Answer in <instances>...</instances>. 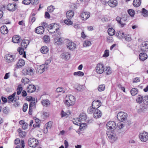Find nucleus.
<instances>
[{
    "mask_svg": "<svg viewBox=\"0 0 148 148\" xmlns=\"http://www.w3.org/2000/svg\"><path fill=\"white\" fill-rule=\"evenodd\" d=\"M25 64L24 61L23 59H20L18 62L16 64V67L19 68L23 66Z\"/></svg>",
    "mask_w": 148,
    "mask_h": 148,
    "instance_id": "24",
    "label": "nucleus"
},
{
    "mask_svg": "<svg viewBox=\"0 0 148 148\" xmlns=\"http://www.w3.org/2000/svg\"><path fill=\"white\" fill-rule=\"evenodd\" d=\"M73 74L74 75H77L78 76L81 77L83 76L84 75V73L82 72L79 71L77 72H74Z\"/></svg>",
    "mask_w": 148,
    "mask_h": 148,
    "instance_id": "42",
    "label": "nucleus"
},
{
    "mask_svg": "<svg viewBox=\"0 0 148 148\" xmlns=\"http://www.w3.org/2000/svg\"><path fill=\"white\" fill-rule=\"evenodd\" d=\"M143 102L145 105H148V95L144 97Z\"/></svg>",
    "mask_w": 148,
    "mask_h": 148,
    "instance_id": "51",
    "label": "nucleus"
},
{
    "mask_svg": "<svg viewBox=\"0 0 148 148\" xmlns=\"http://www.w3.org/2000/svg\"><path fill=\"white\" fill-rule=\"evenodd\" d=\"M91 45V43L90 41L88 40H85L83 44L84 46V47H88L90 46Z\"/></svg>",
    "mask_w": 148,
    "mask_h": 148,
    "instance_id": "44",
    "label": "nucleus"
},
{
    "mask_svg": "<svg viewBox=\"0 0 148 148\" xmlns=\"http://www.w3.org/2000/svg\"><path fill=\"white\" fill-rule=\"evenodd\" d=\"M134 6L136 7H138L141 4L140 0H134L133 3Z\"/></svg>",
    "mask_w": 148,
    "mask_h": 148,
    "instance_id": "32",
    "label": "nucleus"
},
{
    "mask_svg": "<svg viewBox=\"0 0 148 148\" xmlns=\"http://www.w3.org/2000/svg\"><path fill=\"white\" fill-rule=\"evenodd\" d=\"M56 91L58 92H61L62 93L65 92V90L62 87L57 88L56 89Z\"/></svg>",
    "mask_w": 148,
    "mask_h": 148,
    "instance_id": "46",
    "label": "nucleus"
},
{
    "mask_svg": "<svg viewBox=\"0 0 148 148\" xmlns=\"http://www.w3.org/2000/svg\"><path fill=\"white\" fill-rule=\"evenodd\" d=\"M139 138L142 141L145 142L148 140V133L145 132H143L139 134Z\"/></svg>",
    "mask_w": 148,
    "mask_h": 148,
    "instance_id": "8",
    "label": "nucleus"
},
{
    "mask_svg": "<svg viewBox=\"0 0 148 148\" xmlns=\"http://www.w3.org/2000/svg\"><path fill=\"white\" fill-rule=\"evenodd\" d=\"M143 98L142 96L141 95H138L137 97L136 100L137 103H141L142 102H143Z\"/></svg>",
    "mask_w": 148,
    "mask_h": 148,
    "instance_id": "33",
    "label": "nucleus"
},
{
    "mask_svg": "<svg viewBox=\"0 0 148 148\" xmlns=\"http://www.w3.org/2000/svg\"><path fill=\"white\" fill-rule=\"evenodd\" d=\"M70 19L67 18V19L64 20V23L67 25H72L73 24V22L70 20Z\"/></svg>",
    "mask_w": 148,
    "mask_h": 148,
    "instance_id": "40",
    "label": "nucleus"
},
{
    "mask_svg": "<svg viewBox=\"0 0 148 148\" xmlns=\"http://www.w3.org/2000/svg\"><path fill=\"white\" fill-rule=\"evenodd\" d=\"M62 41V39L61 38L57 37L54 39L55 43L57 45L60 44Z\"/></svg>",
    "mask_w": 148,
    "mask_h": 148,
    "instance_id": "41",
    "label": "nucleus"
},
{
    "mask_svg": "<svg viewBox=\"0 0 148 148\" xmlns=\"http://www.w3.org/2000/svg\"><path fill=\"white\" fill-rule=\"evenodd\" d=\"M116 126L115 123L112 121L108 122L106 125L107 129L110 131H113L116 129Z\"/></svg>",
    "mask_w": 148,
    "mask_h": 148,
    "instance_id": "2",
    "label": "nucleus"
},
{
    "mask_svg": "<svg viewBox=\"0 0 148 148\" xmlns=\"http://www.w3.org/2000/svg\"><path fill=\"white\" fill-rule=\"evenodd\" d=\"M97 89L99 92L103 91L105 89V86L104 84L100 85L98 87Z\"/></svg>",
    "mask_w": 148,
    "mask_h": 148,
    "instance_id": "43",
    "label": "nucleus"
},
{
    "mask_svg": "<svg viewBox=\"0 0 148 148\" xmlns=\"http://www.w3.org/2000/svg\"><path fill=\"white\" fill-rule=\"evenodd\" d=\"M59 29V27L58 25L56 24H51L49 25L48 27V30H53L55 31V32H57Z\"/></svg>",
    "mask_w": 148,
    "mask_h": 148,
    "instance_id": "11",
    "label": "nucleus"
},
{
    "mask_svg": "<svg viewBox=\"0 0 148 148\" xmlns=\"http://www.w3.org/2000/svg\"><path fill=\"white\" fill-rule=\"evenodd\" d=\"M24 49L23 47H19L18 49V51L20 55H23V57L25 58L26 55L25 52L24 51Z\"/></svg>",
    "mask_w": 148,
    "mask_h": 148,
    "instance_id": "30",
    "label": "nucleus"
},
{
    "mask_svg": "<svg viewBox=\"0 0 148 148\" xmlns=\"http://www.w3.org/2000/svg\"><path fill=\"white\" fill-rule=\"evenodd\" d=\"M117 127L119 129H122L124 127V125L121 122L118 123L117 124Z\"/></svg>",
    "mask_w": 148,
    "mask_h": 148,
    "instance_id": "55",
    "label": "nucleus"
},
{
    "mask_svg": "<svg viewBox=\"0 0 148 148\" xmlns=\"http://www.w3.org/2000/svg\"><path fill=\"white\" fill-rule=\"evenodd\" d=\"M29 40L24 39L23 40L21 43V46L25 49L29 45Z\"/></svg>",
    "mask_w": 148,
    "mask_h": 148,
    "instance_id": "23",
    "label": "nucleus"
},
{
    "mask_svg": "<svg viewBox=\"0 0 148 148\" xmlns=\"http://www.w3.org/2000/svg\"><path fill=\"white\" fill-rule=\"evenodd\" d=\"M80 125L79 129L80 130L82 131L83 129H84L85 128L86 126V125L85 123H84L83 122L81 123V124H79Z\"/></svg>",
    "mask_w": 148,
    "mask_h": 148,
    "instance_id": "49",
    "label": "nucleus"
},
{
    "mask_svg": "<svg viewBox=\"0 0 148 148\" xmlns=\"http://www.w3.org/2000/svg\"><path fill=\"white\" fill-rule=\"evenodd\" d=\"M36 107V102H31L29 105V107L35 108Z\"/></svg>",
    "mask_w": 148,
    "mask_h": 148,
    "instance_id": "62",
    "label": "nucleus"
},
{
    "mask_svg": "<svg viewBox=\"0 0 148 148\" xmlns=\"http://www.w3.org/2000/svg\"><path fill=\"white\" fill-rule=\"evenodd\" d=\"M80 16L82 20H86L89 17L90 14L89 12H83L81 13Z\"/></svg>",
    "mask_w": 148,
    "mask_h": 148,
    "instance_id": "15",
    "label": "nucleus"
},
{
    "mask_svg": "<svg viewBox=\"0 0 148 148\" xmlns=\"http://www.w3.org/2000/svg\"><path fill=\"white\" fill-rule=\"evenodd\" d=\"M31 0H24L22 1L23 4L28 5L31 3Z\"/></svg>",
    "mask_w": 148,
    "mask_h": 148,
    "instance_id": "59",
    "label": "nucleus"
},
{
    "mask_svg": "<svg viewBox=\"0 0 148 148\" xmlns=\"http://www.w3.org/2000/svg\"><path fill=\"white\" fill-rule=\"evenodd\" d=\"M79 120L80 121H82V123L86 119V116L85 113H82L79 116Z\"/></svg>",
    "mask_w": 148,
    "mask_h": 148,
    "instance_id": "28",
    "label": "nucleus"
},
{
    "mask_svg": "<svg viewBox=\"0 0 148 148\" xmlns=\"http://www.w3.org/2000/svg\"><path fill=\"white\" fill-rule=\"evenodd\" d=\"M22 73L25 75H32L34 74V71L32 68H28L26 69L23 70L22 71Z\"/></svg>",
    "mask_w": 148,
    "mask_h": 148,
    "instance_id": "10",
    "label": "nucleus"
},
{
    "mask_svg": "<svg viewBox=\"0 0 148 148\" xmlns=\"http://www.w3.org/2000/svg\"><path fill=\"white\" fill-rule=\"evenodd\" d=\"M5 58L6 62L8 63L12 62L15 61V56L8 54L5 56Z\"/></svg>",
    "mask_w": 148,
    "mask_h": 148,
    "instance_id": "7",
    "label": "nucleus"
},
{
    "mask_svg": "<svg viewBox=\"0 0 148 148\" xmlns=\"http://www.w3.org/2000/svg\"><path fill=\"white\" fill-rule=\"evenodd\" d=\"M101 102L98 100H94L92 103V106L94 107L95 109H97L101 105Z\"/></svg>",
    "mask_w": 148,
    "mask_h": 148,
    "instance_id": "16",
    "label": "nucleus"
},
{
    "mask_svg": "<svg viewBox=\"0 0 148 148\" xmlns=\"http://www.w3.org/2000/svg\"><path fill=\"white\" fill-rule=\"evenodd\" d=\"M48 68V66L46 64H42L38 67L36 71L39 74H40L46 71Z\"/></svg>",
    "mask_w": 148,
    "mask_h": 148,
    "instance_id": "6",
    "label": "nucleus"
},
{
    "mask_svg": "<svg viewBox=\"0 0 148 148\" xmlns=\"http://www.w3.org/2000/svg\"><path fill=\"white\" fill-rule=\"evenodd\" d=\"M142 14L145 17H147L148 16V11L144 8H143L142 9Z\"/></svg>",
    "mask_w": 148,
    "mask_h": 148,
    "instance_id": "39",
    "label": "nucleus"
},
{
    "mask_svg": "<svg viewBox=\"0 0 148 148\" xmlns=\"http://www.w3.org/2000/svg\"><path fill=\"white\" fill-rule=\"evenodd\" d=\"M85 87V86L84 85H80L79 86L77 89L79 91H82L83 90V89Z\"/></svg>",
    "mask_w": 148,
    "mask_h": 148,
    "instance_id": "60",
    "label": "nucleus"
},
{
    "mask_svg": "<svg viewBox=\"0 0 148 148\" xmlns=\"http://www.w3.org/2000/svg\"><path fill=\"white\" fill-rule=\"evenodd\" d=\"M104 73L106 75H109L112 73L111 69L109 66H106L104 68Z\"/></svg>",
    "mask_w": 148,
    "mask_h": 148,
    "instance_id": "27",
    "label": "nucleus"
},
{
    "mask_svg": "<svg viewBox=\"0 0 148 148\" xmlns=\"http://www.w3.org/2000/svg\"><path fill=\"white\" fill-rule=\"evenodd\" d=\"M121 18L119 16H117L116 18V21L121 25L122 27H123L125 25V23H123L121 21Z\"/></svg>",
    "mask_w": 148,
    "mask_h": 148,
    "instance_id": "47",
    "label": "nucleus"
},
{
    "mask_svg": "<svg viewBox=\"0 0 148 148\" xmlns=\"http://www.w3.org/2000/svg\"><path fill=\"white\" fill-rule=\"evenodd\" d=\"M22 90H23V88L21 87L20 86H18V88H17L18 90L17 92V95H20L21 94Z\"/></svg>",
    "mask_w": 148,
    "mask_h": 148,
    "instance_id": "58",
    "label": "nucleus"
},
{
    "mask_svg": "<svg viewBox=\"0 0 148 148\" xmlns=\"http://www.w3.org/2000/svg\"><path fill=\"white\" fill-rule=\"evenodd\" d=\"M102 114L101 111L98 109H95L93 114L94 117L96 119L99 118L101 116Z\"/></svg>",
    "mask_w": 148,
    "mask_h": 148,
    "instance_id": "18",
    "label": "nucleus"
},
{
    "mask_svg": "<svg viewBox=\"0 0 148 148\" xmlns=\"http://www.w3.org/2000/svg\"><path fill=\"white\" fill-rule=\"evenodd\" d=\"M61 56L62 58L66 60H69L71 57V54L69 52H64L62 53Z\"/></svg>",
    "mask_w": 148,
    "mask_h": 148,
    "instance_id": "22",
    "label": "nucleus"
},
{
    "mask_svg": "<svg viewBox=\"0 0 148 148\" xmlns=\"http://www.w3.org/2000/svg\"><path fill=\"white\" fill-rule=\"evenodd\" d=\"M74 12L73 10H69L67 12L66 16L67 18H71L74 15Z\"/></svg>",
    "mask_w": 148,
    "mask_h": 148,
    "instance_id": "29",
    "label": "nucleus"
},
{
    "mask_svg": "<svg viewBox=\"0 0 148 148\" xmlns=\"http://www.w3.org/2000/svg\"><path fill=\"white\" fill-rule=\"evenodd\" d=\"M108 5L111 7H114L117 4V1L116 0H110L108 2Z\"/></svg>",
    "mask_w": 148,
    "mask_h": 148,
    "instance_id": "20",
    "label": "nucleus"
},
{
    "mask_svg": "<svg viewBox=\"0 0 148 148\" xmlns=\"http://www.w3.org/2000/svg\"><path fill=\"white\" fill-rule=\"evenodd\" d=\"M44 31V28L42 26H40L36 29L35 32L38 34H42Z\"/></svg>",
    "mask_w": 148,
    "mask_h": 148,
    "instance_id": "21",
    "label": "nucleus"
},
{
    "mask_svg": "<svg viewBox=\"0 0 148 148\" xmlns=\"http://www.w3.org/2000/svg\"><path fill=\"white\" fill-rule=\"evenodd\" d=\"M104 70V66L102 64H98L96 67V71L97 73L99 74H101Z\"/></svg>",
    "mask_w": 148,
    "mask_h": 148,
    "instance_id": "9",
    "label": "nucleus"
},
{
    "mask_svg": "<svg viewBox=\"0 0 148 148\" xmlns=\"http://www.w3.org/2000/svg\"><path fill=\"white\" fill-rule=\"evenodd\" d=\"M38 0H31V3L33 5H36L38 3Z\"/></svg>",
    "mask_w": 148,
    "mask_h": 148,
    "instance_id": "64",
    "label": "nucleus"
},
{
    "mask_svg": "<svg viewBox=\"0 0 148 148\" xmlns=\"http://www.w3.org/2000/svg\"><path fill=\"white\" fill-rule=\"evenodd\" d=\"M44 40L46 42H48L50 40L49 36L47 35L45 36L44 37Z\"/></svg>",
    "mask_w": 148,
    "mask_h": 148,
    "instance_id": "57",
    "label": "nucleus"
},
{
    "mask_svg": "<svg viewBox=\"0 0 148 148\" xmlns=\"http://www.w3.org/2000/svg\"><path fill=\"white\" fill-rule=\"evenodd\" d=\"M41 103L44 106L47 107L49 106L50 104V101L48 99H44L41 101Z\"/></svg>",
    "mask_w": 148,
    "mask_h": 148,
    "instance_id": "31",
    "label": "nucleus"
},
{
    "mask_svg": "<svg viewBox=\"0 0 148 148\" xmlns=\"http://www.w3.org/2000/svg\"><path fill=\"white\" fill-rule=\"evenodd\" d=\"M139 59L142 61H144L147 58V54L144 53H141L139 55Z\"/></svg>",
    "mask_w": 148,
    "mask_h": 148,
    "instance_id": "26",
    "label": "nucleus"
},
{
    "mask_svg": "<svg viewBox=\"0 0 148 148\" xmlns=\"http://www.w3.org/2000/svg\"><path fill=\"white\" fill-rule=\"evenodd\" d=\"M1 32L3 34H6L8 32V30L5 25H3L1 27Z\"/></svg>",
    "mask_w": 148,
    "mask_h": 148,
    "instance_id": "25",
    "label": "nucleus"
},
{
    "mask_svg": "<svg viewBox=\"0 0 148 148\" xmlns=\"http://www.w3.org/2000/svg\"><path fill=\"white\" fill-rule=\"evenodd\" d=\"M113 131L108 132L107 136L111 142L112 143L117 139V137Z\"/></svg>",
    "mask_w": 148,
    "mask_h": 148,
    "instance_id": "4",
    "label": "nucleus"
},
{
    "mask_svg": "<svg viewBox=\"0 0 148 148\" xmlns=\"http://www.w3.org/2000/svg\"><path fill=\"white\" fill-rule=\"evenodd\" d=\"M73 123L76 125H79V124L82 123V121H80L79 118H75L73 119Z\"/></svg>",
    "mask_w": 148,
    "mask_h": 148,
    "instance_id": "35",
    "label": "nucleus"
},
{
    "mask_svg": "<svg viewBox=\"0 0 148 148\" xmlns=\"http://www.w3.org/2000/svg\"><path fill=\"white\" fill-rule=\"evenodd\" d=\"M123 38H124L125 40L127 41H129L131 40V38L130 36L129 35H128L127 36H125V35L124 34V37Z\"/></svg>",
    "mask_w": 148,
    "mask_h": 148,
    "instance_id": "61",
    "label": "nucleus"
},
{
    "mask_svg": "<svg viewBox=\"0 0 148 148\" xmlns=\"http://www.w3.org/2000/svg\"><path fill=\"white\" fill-rule=\"evenodd\" d=\"M127 114L126 113L121 112L118 114L117 118L119 121L123 122L127 120Z\"/></svg>",
    "mask_w": 148,
    "mask_h": 148,
    "instance_id": "3",
    "label": "nucleus"
},
{
    "mask_svg": "<svg viewBox=\"0 0 148 148\" xmlns=\"http://www.w3.org/2000/svg\"><path fill=\"white\" fill-rule=\"evenodd\" d=\"M9 101L10 102H13V101L16 102V100H14V98L11 95L9 96L8 98Z\"/></svg>",
    "mask_w": 148,
    "mask_h": 148,
    "instance_id": "63",
    "label": "nucleus"
},
{
    "mask_svg": "<svg viewBox=\"0 0 148 148\" xmlns=\"http://www.w3.org/2000/svg\"><path fill=\"white\" fill-rule=\"evenodd\" d=\"M54 9V7L52 5L48 6L47 8L48 11L49 12H53Z\"/></svg>",
    "mask_w": 148,
    "mask_h": 148,
    "instance_id": "48",
    "label": "nucleus"
},
{
    "mask_svg": "<svg viewBox=\"0 0 148 148\" xmlns=\"http://www.w3.org/2000/svg\"><path fill=\"white\" fill-rule=\"evenodd\" d=\"M7 9L10 11H14L17 8L16 4L14 3L9 4L7 6Z\"/></svg>",
    "mask_w": 148,
    "mask_h": 148,
    "instance_id": "12",
    "label": "nucleus"
},
{
    "mask_svg": "<svg viewBox=\"0 0 148 148\" xmlns=\"http://www.w3.org/2000/svg\"><path fill=\"white\" fill-rule=\"evenodd\" d=\"M36 89L35 86L32 84H29L27 88V92L30 93L34 92Z\"/></svg>",
    "mask_w": 148,
    "mask_h": 148,
    "instance_id": "17",
    "label": "nucleus"
},
{
    "mask_svg": "<svg viewBox=\"0 0 148 148\" xmlns=\"http://www.w3.org/2000/svg\"><path fill=\"white\" fill-rule=\"evenodd\" d=\"M128 12L131 16L133 17L134 16L135 14L134 10L132 9H130L128 10Z\"/></svg>",
    "mask_w": 148,
    "mask_h": 148,
    "instance_id": "52",
    "label": "nucleus"
},
{
    "mask_svg": "<svg viewBox=\"0 0 148 148\" xmlns=\"http://www.w3.org/2000/svg\"><path fill=\"white\" fill-rule=\"evenodd\" d=\"M75 100L73 96L71 95H68L66 97L65 104L67 106H72L75 103Z\"/></svg>",
    "mask_w": 148,
    "mask_h": 148,
    "instance_id": "1",
    "label": "nucleus"
},
{
    "mask_svg": "<svg viewBox=\"0 0 148 148\" xmlns=\"http://www.w3.org/2000/svg\"><path fill=\"white\" fill-rule=\"evenodd\" d=\"M130 92L132 95L135 96L138 93V91L136 88H133L131 90Z\"/></svg>",
    "mask_w": 148,
    "mask_h": 148,
    "instance_id": "38",
    "label": "nucleus"
},
{
    "mask_svg": "<svg viewBox=\"0 0 148 148\" xmlns=\"http://www.w3.org/2000/svg\"><path fill=\"white\" fill-rule=\"evenodd\" d=\"M29 81V79L26 77L23 78L21 79V82L24 84H28Z\"/></svg>",
    "mask_w": 148,
    "mask_h": 148,
    "instance_id": "45",
    "label": "nucleus"
},
{
    "mask_svg": "<svg viewBox=\"0 0 148 148\" xmlns=\"http://www.w3.org/2000/svg\"><path fill=\"white\" fill-rule=\"evenodd\" d=\"M116 35L117 36H119L120 35L122 37H123L124 36V33L122 31H118L117 33H116Z\"/></svg>",
    "mask_w": 148,
    "mask_h": 148,
    "instance_id": "53",
    "label": "nucleus"
},
{
    "mask_svg": "<svg viewBox=\"0 0 148 148\" xmlns=\"http://www.w3.org/2000/svg\"><path fill=\"white\" fill-rule=\"evenodd\" d=\"M141 50L143 52L148 51V42H144L142 43L141 46Z\"/></svg>",
    "mask_w": 148,
    "mask_h": 148,
    "instance_id": "13",
    "label": "nucleus"
},
{
    "mask_svg": "<svg viewBox=\"0 0 148 148\" xmlns=\"http://www.w3.org/2000/svg\"><path fill=\"white\" fill-rule=\"evenodd\" d=\"M49 49L46 46H43L41 49V52L43 54H45L47 53Z\"/></svg>",
    "mask_w": 148,
    "mask_h": 148,
    "instance_id": "34",
    "label": "nucleus"
},
{
    "mask_svg": "<svg viewBox=\"0 0 148 148\" xmlns=\"http://www.w3.org/2000/svg\"><path fill=\"white\" fill-rule=\"evenodd\" d=\"M109 56V51L108 50H106L104 51V54L103 56L104 57H106Z\"/></svg>",
    "mask_w": 148,
    "mask_h": 148,
    "instance_id": "56",
    "label": "nucleus"
},
{
    "mask_svg": "<svg viewBox=\"0 0 148 148\" xmlns=\"http://www.w3.org/2000/svg\"><path fill=\"white\" fill-rule=\"evenodd\" d=\"M38 144V140L35 138H30L28 141L29 145L32 147H35Z\"/></svg>",
    "mask_w": 148,
    "mask_h": 148,
    "instance_id": "5",
    "label": "nucleus"
},
{
    "mask_svg": "<svg viewBox=\"0 0 148 148\" xmlns=\"http://www.w3.org/2000/svg\"><path fill=\"white\" fill-rule=\"evenodd\" d=\"M108 34L111 36L114 35L115 34V30L113 28H110L108 29Z\"/></svg>",
    "mask_w": 148,
    "mask_h": 148,
    "instance_id": "37",
    "label": "nucleus"
},
{
    "mask_svg": "<svg viewBox=\"0 0 148 148\" xmlns=\"http://www.w3.org/2000/svg\"><path fill=\"white\" fill-rule=\"evenodd\" d=\"M95 109L93 107H90L88 108V112L89 114H92L93 112L94 113Z\"/></svg>",
    "mask_w": 148,
    "mask_h": 148,
    "instance_id": "50",
    "label": "nucleus"
},
{
    "mask_svg": "<svg viewBox=\"0 0 148 148\" xmlns=\"http://www.w3.org/2000/svg\"><path fill=\"white\" fill-rule=\"evenodd\" d=\"M67 47L69 49L73 50L75 48L76 45L73 42L71 41H69L67 44Z\"/></svg>",
    "mask_w": 148,
    "mask_h": 148,
    "instance_id": "14",
    "label": "nucleus"
},
{
    "mask_svg": "<svg viewBox=\"0 0 148 148\" xmlns=\"http://www.w3.org/2000/svg\"><path fill=\"white\" fill-rule=\"evenodd\" d=\"M28 107V105L27 103H25L24 104L23 108V110L24 112H25L27 109Z\"/></svg>",
    "mask_w": 148,
    "mask_h": 148,
    "instance_id": "54",
    "label": "nucleus"
},
{
    "mask_svg": "<svg viewBox=\"0 0 148 148\" xmlns=\"http://www.w3.org/2000/svg\"><path fill=\"white\" fill-rule=\"evenodd\" d=\"M18 132L19 134L20 137H25L26 134V133L23 131H22L20 129L18 130Z\"/></svg>",
    "mask_w": 148,
    "mask_h": 148,
    "instance_id": "36",
    "label": "nucleus"
},
{
    "mask_svg": "<svg viewBox=\"0 0 148 148\" xmlns=\"http://www.w3.org/2000/svg\"><path fill=\"white\" fill-rule=\"evenodd\" d=\"M21 39L20 37L17 35L14 36L12 38V42L14 43H18L21 41Z\"/></svg>",
    "mask_w": 148,
    "mask_h": 148,
    "instance_id": "19",
    "label": "nucleus"
}]
</instances>
